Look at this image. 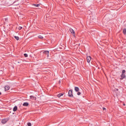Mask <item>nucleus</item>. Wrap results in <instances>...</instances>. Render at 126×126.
<instances>
[{"label":"nucleus","mask_w":126,"mask_h":126,"mask_svg":"<svg viewBox=\"0 0 126 126\" xmlns=\"http://www.w3.org/2000/svg\"><path fill=\"white\" fill-rule=\"evenodd\" d=\"M9 88L10 87L9 86L6 85L5 87V91L8 90Z\"/></svg>","instance_id":"obj_8"},{"label":"nucleus","mask_w":126,"mask_h":126,"mask_svg":"<svg viewBox=\"0 0 126 126\" xmlns=\"http://www.w3.org/2000/svg\"><path fill=\"white\" fill-rule=\"evenodd\" d=\"M23 106H24V104H23Z\"/></svg>","instance_id":"obj_29"},{"label":"nucleus","mask_w":126,"mask_h":126,"mask_svg":"<svg viewBox=\"0 0 126 126\" xmlns=\"http://www.w3.org/2000/svg\"><path fill=\"white\" fill-rule=\"evenodd\" d=\"M81 94V93L80 92H78L77 93V94L78 95H80Z\"/></svg>","instance_id":"obj_23"},{"label":"nucleus","mask_w":126,"mask_h":126,"mask_svg":"<svg viewBox=\"0 0 126 126\" xmlns=\"http://www.w3.org/2000/svg\"><path fill=\"white\" fill-rule=\"evenodd\" d=\"M14 37L17 40H18L19 38L18 36H15Z\"/></svg>","instance_id":"obj_18"},{"label":"nucleus","mask_w":126,"mask_h":126,"mask_svg":"<svg viewBox=\"0 0 126 126\" xmlns=\"http://www.w3.org/2000/svg\"><path fill=\"white\" fill-rule=\"evenodd\" d=\"M103 110H106V109H105V108H104V107H103Z\"/></svg>","instance_id":"obj_25"},{"label":"nucleus","mask_w":126,"mask_h":126,"mask_svg":"<svg viewBox=\"0 0 126 126\" xmlns=\"http://www.w3.org/2000/svg\"><path fill=\"white\" fill-rule=\"evenodd\" d=\"M33 5L34 6L36 7H38L40 5L38 4H33Z\"/></svg>","instance_id":"obj_16"},{"label":"nucleus","mask_w":126,"mask_h":126,"mask_svg":"<svg viewBox=\"0 0 126 126\" xmlns=\"http://www.w3.org/2000/svg\"><path fill=\"white\" fill-rule=\"evenodd\" d=\"M28 56V54L26 53H24V57H26Z\"/></svg>","instance_id":"obj_19"},{"label":"nucleus","mask_w":126,"mask_h":126,"mask_svg":"<svg viewBox=\"0 0 126 126\" xmlns=\"http://www.w3.org/2000/svg\"><path fill=\"white\" fill-rule=\"evenodd\" d=\"M22 27H20V26H19V27H18V29H19V30H21V29H22Z\"/></svg>","instance_id":"obj_22"},{"label":"nucleus","mask_w":126,"mask_h":126,"mask_svg":"<svg viewBox=\"0 0 126 126\" xmlns=\"http://www.w3.org/2000/svg\"><path fill=\"white\" fill-rule=\"evenodd\" d=\"M24 29L25 28L24 27ZM24 30H25V29H24Z\"/></svg>","instance_id":"obj_31"},{"label":"nucleus","mask_w":126,"mask_h":126,"mask_svg":"<svg viewBox=\"0 0 126 126\" xmlns=\"http://www.w3.org/2000/svg\"><path fill=\"white\" fill-rule=\"evenodd\" d=\"M29 3L28 0H24V5H26V4Z\"/></svg>","instance_id":"obj_15"},{"label":"nucleus","mask_w":126,"mask_h":126,"mask_svg":"<svg viewBox=\"0 0 126 126\" xmlns=\"http://www.w3.org/2000/svg\"><path fill=\"white\" fill-rule=\"evenodd\" d=\"M120 76L121 78H120V79L121 80L123 79L124 78L126 77L125 75L124 74H122Z\"/></svg>","instance_id":"obj_5"},{"label":"nucleus","mask_w":126,"mask_h":126,"mask_svg":"<svg viewBox=\"0 0 126 126\" xmlns=\"http://www.w3.org/2000/svg\"><path fill=\"white\" fill-rule=\"evenodd\" d=\"M29 105V103L27 102H24V106H27Z\"/></svg>","instance_id":"obj_14"},{"label":"nucleus","mask_w":126,"mask_h":126,"mask_svg":"<svg viewBox=\"0 0 126 126\" xmlns=\"http://www.w3.org/2000/svg\"><path fill=\"white\" fill-rule=\"evenodd\" d=\"M69 31L72 34H75V32L74 30L72 28H70L69 29Z\"/></svg>","instance_id":"obj_9"},{"label":"nucleus","mask_w":126,"mask_h":126,"mask_svg":"<svg viewBox=\"0 0 126 126\" xmlns=\"http://www.w3.org/2000/svg\"><path fill=\"white\" fill-rule=\"evenodd\" d=\"M27 125L28 126H31V124L30 123H27Z\"/></svg>","instance_id":"obj_20"},{"label":"nucleus","mask_w":126,"mask_h":126,"mask_svg":"<svg viewBox=\"0 0 126 126\" xmlns=\"http://www.w3.org/2000/svg\"><path fill=\"white\" fill-rule=\"evenodd\" d=\"M79 88L77 87H75V90L76 92H78L79 91Z\"/></svg>","instance_id":"obj_10"},{"label":"nucleus","mask_w":126,"mask_h":126,"mask_svg":"<svg viewBox=\"0 0 126 126\" xmlns=\"http://www.w3.org/2000/svg\"><path fill=\"white\" fill-rule=\"evenodd\" d=\"M24 27H26L25 26H24Z\"/></svg>","instance_id":"obj_30"},{"label":"nucleus","mask_w":126,"mask_h":126,"mask_svg":"<svg viewBox=\"0 0 126 126\" xmlns=\"http://www.w3.org/2000/svg\"><path fill=\"white\" fill-rule=\"evenodd\" d=\"M73 94L72 90V89L70 90L68 92V96L70 97H73Z\"/></svg>","instance_id":"obj_2"},{"label":"nucleus","mask_w":126,"mask_h":126,"mask_svg":"<svg viewBox=\"0 0 126 126\" xmlns=\"http://www.w3.org/2000/svg\"><path fill=\"white\" fill-rule=\"evenodd\" d=\"M16 2V1H15L12 4H11L9 3L8 2H7V1H5V5L7 6H9L12 4H14V3Z\"/></svg>","instance_id":"obj_3"},{"label":"nucleus","mask_w":126,"mask_h":126,"mask_svg":"<svg viewBox=\"0 0 126 126\" xmlns=\"http://www.w3.org/2000/svg\"><path fill=\"white\" fill-rule=\"evenodd\" d=\"M91 59V58L90 56H87V61L88 63H89Z\"/></svg>","instance_id":"obj_6"},{"label":"nucleus","mask_w":126,"mask_h":126,"mask_svg":"<svg viewBox=\"0 0 126 126\" xmlns=\"http://www.w3.org/2000/svg\"><path fill=\"white\" fill-rule=\"evenodd\" d=\"M38 37L39 38H40L41 39H42L43 38V37L41 35L38 36Z\"/></svg>","instance_id":"obj_17"},{"label":"nucleus","mask_w":126,"mask_h":126,"mask_svg":"<svg viewBox=\"0 0 126 126\" xmlns=\"http://www.w3.org/2000/svg\"><path fill=\"white\" fill-rule=\"evenodd\" d=\"M17 109V107L16 106H15L13 109V110L14 111H16Z\"/></svg>","instance_id":"obj_13"},{"label":"nucleus","mask_w":126,"mask_h":126,"mask_svg":"<svg viewBox=\"0 0 126 126\" xmlns=\"http://www.w3.org/2000/svg\"><path fill=\"white\" fill-rule=\"evenodd\" d=\"M125 72V71L124 70H122V74H124V73Z\"/></svg>","instance_id":"obj_21"},{"label":"nucleus","mask_w":126,"mask_h":126,"mask_svg":"<svg viewBox=\"0 0 126 126\" xmlns=\"http://www.w3.org/2000/svg\"><path fill=\"white\" fill-rule=\"evenodd\" d=\"M7 19H7L5 18V20H6V21Z\"/></svg>","instance_id":"obj_27"},{"label":"nucleus","mask_w":126,"mask_h":126,"mask_svg":"<svg viewBox=\"0 0 126 126\" xmlns=\"http://www.w3.org/2000/svg\"><path fill=\"white\" fill-rule=\"evenodd\" d=\"M49 52L48 51H44L43 52V54H44L45 55H47V57L48 58L49 56Z\"/></svg>","instance_id":"obj_4"},{"label":"nucleus","mask_w":126,"mask_h":126,"mask_svg":"<svg viewBox=\"0 0 126 126\" xmlns=\"http://www.w3.org/2000/svg\"><path fill=\"white\" fill-rule=\"evenodd\" d=\"M105 17H104V18H103V21H104V20H105Z\"/></svg>","instance_id":"obj_24"},{"label":"nucleus","mask_w":126,"mask_h":126,"mask_svg":"<svg viewBox=\"0 0 126 126\" xmlns=\"http://www.w3.org/2000/svg\"><path fill=\"white\" fill-rule=\"evenodd\" d=\"M1 94V93L0 92V95Z\"/></svg>","instance_id":"obj_28"},{"label":"nucleus","mask_w":126,"mask_h":126,"mask_svg":"<svg viewBox=\"0 0 126 126\" xmlns=\"http://www.w3.org/2000/svg\"><path fill=\"white\" fill-rule=\"evenodd\" d=\"M123 105L124 106H125V103H124V104H123Z\"/></svg>","instance_id":"obj_26"},{"label":"nucleus","mask_w":126,"mask_h":126,"mask_svg":"<svg viewBox=\"0 0 126 126\" xmlns=\"http://www.w3.org/2000/svg\"><path fill=\"white\" fill-rule=\"evenodd\" d=\"M30 98L32 100H35L36 99V97H34L33 95H31L30 96Z\"/></svg>","instance_id":"obj_7"},{"label":"nucleus","mask_w":126,"mask_h":126,"mask_svg":"<svg viewBox=\"0 0 126 126\" xmlns=\"http://www.w3.org/2000/svg\"><path fill=\"white\" fill-rule=\"evenodd\" d=\"M9 119L8 118H4L1 120V122L3 124L5 123L9 120Z\"/></svg>","instance_id":"obj_1"},{"label":"nucleus","mask_w":126,"mask_h":126,"mask_svg":"<svg viewBox=\"0 0 126 126\" xmlns=\"http://www.w3.org/2000/svg\"><path fill=\"white\" fill-rule=\"evenodd\" d=\"M63 95V94H62V93H60L59 94L57 95V96L59 98H60L61 97V96Z\"/></svg>","instance_id":"obj_11"},{"label":"nucleus","mask_w":126,"mask_h":126,"mask_svg":"<svg viewBox=\"0 0 126 126\" xmlns=\"http://www.w3.org/2000/svg\"><path fill=\"white\" fill-rule=\"evenodd\" d=\"M123 33L124 35H126V29L124 28L123 29Z\"/></svg>","instance_id":"obj_12"}]
</instances>
